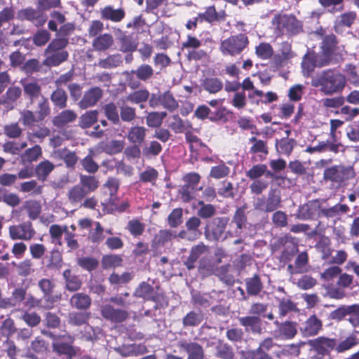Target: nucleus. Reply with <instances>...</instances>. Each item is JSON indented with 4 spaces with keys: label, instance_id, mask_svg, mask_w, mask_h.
<instances>
[{
    "label": "nucleus",
    "instance_id": "nucleus-1",
    "mask_svg": "<svg viewBox=\"0 0 359 359\" xmlns=\"http://www.w3.org/2000/svg\"><path fill=\"white\" fill-rule=\"evenodd\" d=\"M346 76L339 71L327 69L316 75L311 80L313 87L319 88L326 95L341 93L346 85Z\"/></svg>",
    "mask_w": 359,
    "mask_h": 359
},
{
    "label": "nucleus",
    "instance_id": "nucleus-2",
    "mask_svg": "<svg viewBox=\"0 0 359 359\" xmlns=\"http://www.w3.org/2000/svg\"><path fill=\"white\" fill-rule=\"evenodd\" d=\"M272 23L278 34H296L302 29L301 22L292 15L278 14L273 18Z\"/></svg>",
    "mask_w": 359,
    "mask_h": 359
},
{
    "label": "nucleus",
    "instance_id": "nucleus-3",
    "mask_svg": "<svg viewBox=\"0 0 359 359\" xmlns=\"http://www.w3.org/2000/svg\"><path fill=\"white\" fill-rule=\"evenodd\" d=\"M248 43L245 34H238L222 41L219 50L224 55L236 56L243 51Z\"/></svg>",
    "mask_w": 359,
    "mask_h": 359
},
{
    "label": "nucleus",
    "instance_id": "nucleus-4",
    "mask_svg": "<svg viewBox=\"0 0 359 359\" xmlns=\"http://www.w3.org/2000/svg\"><path fill=\"white\" fill-rule=\"evenodd\" d=\"M229 221V219L226 217H215L210 221L204 231L205 238L210 241H220L225 232Z\"/></svg>",
    "mask_w": 359,
    "mask_h": 359
},
{
    "label": "nucleus",
    "instance_id": "nucleus-5",
    "mask_svg": "<svg viewBox=\"0 0 359 359\" xmlns=\"http://www.w3.org/2000/svg\"><path fill=\"white\" fill-rule=\"evenodd\" d=\"M354 176L355 172L352 166H345L343 165L332 166L325 169L323 173V177L325 180L338 184L351 179Z\"/></svg>",
    "mask_w": 359,
    "mask_h": 359
},
{
    "label": "nucleus",
    "instance_id": "nucleus-6",
    "mask_svg": "<svg viewBox=\"0 0 359 359\" xmlns=\"http://www.w3.org/2000/svg\"><path fill=\"white\" fill-rule=\"evenodd\" d=\"M16 18L21 21L27 20L34 23L36 27H41L46 22L48 15L37 7L36 8L27 7L19 10Z\"/></svg>",
    "mask_w": 359,
    "mask_h": 359
},
{
    "label": "nucleus",
    "instance_id": "nucleus-7",
    "mask_svg": "<svg viewBox=\"0 0 359 359\" xmlns=\"http://www.w3.org/2000/svg\"><path fill=\"white\" fill-rule=\"evenodd\" d=\"M294 216L300 220L313 219L320 217V202L319 201H311L300 206Z\"/></svg>",
    "mask_w": 359,
    "mask_h": 359
},
{
    "label": "nucleus",
    "instance_id": "nucleus-8",
    "mask_svg": "<svg viewBox=\"0 0 359 359\" xmlns=\"http://www.w3.org/2000/svg\"><path fill=\"white\" fill-rule=\"evenodd\" d=\"M277 329L273 331V335L276 339L286 340L294 337L297 333V325L292 321H285L279 323L278 320L274 322Z\"/></svg>",
    "mask_w": 359,
    "mask_h": 359
},
{
    "label": "nucleus",
    "instance_id": "nucleus-9",
    "mask_svg": "<svg viewBox=\"0 0 359 359\" xmlns=\"http://www.w3.org/2000/svg\"><path fill=\"white\" fill-rule=\"evenodd\" d=\"M328 65L327 60H323L321 56L308 53L303 57L302 62V73L304 76H309L316 67H323Z\"/></svg>",
    "mask_w": 359,
    "mask_h": 359
},
{
    "label": "nucleus",
    "instance_id": "nucleus-10",
    "mask_svg": "<svg viewBox=\"0 0 359 359\" xmlns=\"http://www.w3.org/2000/svg\"><path fill=\"white\" fill-rule=\"evenodd\" d=\"M100 313L104 319L116 323H122L128 317L126 310L115 309L111 304L102 305L100 307Z\"/></svg>",
    "mask_w": 359,
    "mask_h": 359
},
{
    "label": "nucleus",
    "instance_id": "nucleus-11",
    "mask_svg": "<svg viewBox=\"0 0 359 359\" xmlns=\"http://www.w3.org/2000/svg\"><path fill=\"white\" fill-rule=\"evenodd\" d=\"M308 344L318 354L324 355L334 349L336 340L325 337H319L309 340Z\"/></svg>",
    "mask_w": 359,
    "mask_h": 359
},
{
    "label": "nucleus",
    "instance_id": "nucleus-12",
    "mask_svg": "<svg viewBox=\"0 0 359 359\" xmlns=\"http://www.w3.org/2000/svg\"><path fill=\"white\" fill-rule=\"evenodd\" d=\"M201 177L196 172H191L184 177V185L181 191V199L189 201L194 196L195 187L198 184Z\"/></svg>",
    "mask_w": 359,
    "mask_h": 359
},
{
    "label": "nucleus",
    "instance_id": "nucleus-13",
    "mask_svg": "<svg viewBox=\"0 0 359 359\" xmlns=\"http://www.w3.org/2000/svg\"><path fill=\"white\" fill-rule=\"evenodd\" d=\"M102 97V90L99 87H93L85 92L79 102V106L82 109L93 107L97 104Z\"/></svg>",
    "mask_w": 359,
    "mask_h": 359
},
{
    "label": "nucleus",
    "instance_id": "nucleus-14",
    "mask_svg": "<svg viewBox=\"0 0 359 359\" xmlns=\"http://www.w3.org/2000/svg\"><path fill=\"white\" fill-rule=\"evenodd\" d=\"M20 83L23 88L24 96L29 100L32 103L43 96L41 95V86L37 81H27L26 79H22Z\"/></svg>",
    "mask_w": 359,
    "mask_h": 359
},
{
    "label": "nucleus",
    "instance_id": "nucleus-15",
    "mask_svg": "<svg viewBox=\"0 0 359 359\" xmlns=\"http://www.w3.org/2000/svg\"><path fill=\"white\" fill-rule=\"evenodd\" d=\"M322 327V321L316 316L312 315L302 323L300 331L305 337H312L318 334Z\"/></svg>",
    "mask_w": 359,
    "mask_h": 359
},
{
    "label": "nucleus",
    "instance_id": "nucleus-16",
    "mask_svg": "<svg viewBox=\"0 0 359 359\" xmlns=\"http://www.w3.org/2000/svg\"><path fill=\"white\" fill-rule=\"evenodd\" d=\"M69 342H64L62 341H56L53 342L52 348L53 352L59 355H65L69 359H72L76 355L75 348L71 345L73 340L69 337Z\"/></svg>",
    "mask_w": 359,
    "mask_h": 359
},
{
    "label": "nucleus",
    "instance_id": "nucleus-17",
    "mask_svg": "<svg viewBox=\"0 0 359 359\" xmlns=\"http://www.w3.org/2000/svg\"><path fill=\"white\" fill-rule=\"evenodd\" d=\"M279 52L274 56V62L279 66H283L289 60L294 57L295 54L292 50L291 44L287 41L280 44Z\"/></svg>",
    "mask_w": 359,
    "mask_h": 359
},
{
    "label": "nucleus",
    "instance_id": "nucleus-18",
    "mask_svg": "<svg viewBox=\"0 0 359 359\" xmlns=\"http://www.w3.org/2000/svg\"><path fill=\"white\" fill-rule=\"evenodd\" d=\"M201 220L197 217H191L186 222V227L188 232H181V238H187L189 240H195L198 238L201 232L198 227L201 225Z\"/></svg>",
    "mask_w": 359,
    "mask_h": 359
},
{
    "label": "nucleus",
    "instance_id": "nucleus-19",
    "mask_svg": "<svg viewBox=\"0 0 359 359\" xmlns=\"http://www.w3.org/2000/svg\"><path fill=\"white\" fill-rule=\"evenodd\" d=\"M239 323L245 327L247 331H251L253 333L261 334L262 323L259 317L255 316H248L238 318Z\"/></svg>",
    "mask_w": 359,
    "mask_h": 359
},
{
    "label": "nucleus",
    "instance_id": "nucleus-20",
    "mask_svg": "<svg viewBox=\"0 0 359 359\" xmlns=\"http://www.w3.org/2000/svg\"><path fill=\"white\" fill-rule=\"evenodd\" d=\"M196 132V130L192 128L189 122L183 124L181 123V133H184L187 142L189 144L191 150L197 149L198 147L201 145L200 140L194 134Z\"/></svg>",
    "mask_w": 359,
    "mask_h": 359
},
{
    "label": "nucleus",
    "instance_id": "nucleus-21",
    "mask_svg": "<svg viewBox=\"0 0 359 359\" xmlns=\"http://www.w3.org/2000/svg\"><path fill=\"white\" fill-rule=\"evenodd\" d=\"M125 15L126 13L123 8L115 9L111 6H107L101 10L102 19L115 22L121 21Z\"/></svg>",
    "mask_w": 359,
    "mask_h": 359
},
{
    "label": "nucleus",
    "instance_id": "nucleus-22",
    "mask_svg": "<svg viewBox=\"0 0 359 359\" xmlns=\"http://www.w3.org/2000/svg\"><path fill=\"white\" fill-rule=\"evenodd\" d=\"M70 304L76 309L87 310L91 305V299L86 293H75L70 299Z\"/></svg>",
    "mask_w": 359,
    "mask_h": 359
},
{
    "label": "nucleus",
    "instance_id": "nucleus-23",
    "mask_svg": "<svg viewBox=\"0 0 359 359\" xmlns=\"http://www.w3.org/2000/svg\"><path fill=\"white\" fill-rule=\"evenodd\" d=\"M76 118L77 114L73 110L65 109L53 118V123L57 128H62L67 123L74 121Z\"/></svg>",
    "mask_w": 359,
    "mask_h": 359
},
{
    "label": "nucleus",
    "instance_id": "nucleus-24",
    "mask_svg": "<svg viewBox=\"0 0 359 359\" xmlns=\"http://www.w3.org/2000/svg\"><path fill=\"white\" fill-rule=\"evenodd\" d=\"M307 264L308 255L306 252H303L298 255L294 262V266L289 264L287 270L291 275L302 273L306 271Z\"/></svg>",
    "mask_w": 359,
    "mask_h": 359
},
{
    "label": "nucleus",
    "instance_id": "nucleus-25",
    "mask_svg": "<svg viewBox=\"0 0 359 359\" xmlns=\"http://www.w3.org/2000/svg\"><path fill=\"white\" fill-rule=\"evenodd\" d=\"M62 276L65 280L67 290L76 292L81 288L82 285L81 280L78 276L72 273L71 269L64 271Z\"/></svg>",
    "mask_w": 359,
    "mask_h": 359
},
{
    "label": "nucleus",
    "instance_id": "nucleus-26",
    "mask_svg": "<svg viewBox=\"0 0 359 359\" xmlns=\"http://www.w3.org/2000/svg\"><path fill=\"white\" fill-rule=\"evenodd\" d=\"M177 236H180V233L176 230H160L159 232L155 235L153 239V243L157 247L161 246Z\"/></svg>",
    "mask_w": 359,
    "mask_h": 359
},
{
    "label": "nucleus",
    "instance_id": "nucleus-27",
    "mask_svg": "<svg viewBox=\"0 0 359 359\" xmlns=\"http://www.w3.org/2000/svg\"><path fill=\"white\" fill-rule=\"evenodd\" d=\"M349 208L345 204H336L330 208H325L320 203V217H335L346 213Z\"/></svg>",
    "mask_w": 359,
    "mask_h": 359
},
{
    "label": "nucleus",
    "instance_id": "nucleus-28",
    "mask_svg": "<svg viewBox=\"0 0 359 359\" xmlns=\"http://www.w3.org/2000/svg\"><path fill=\"white\" fill-rule=\"evenodd\" d=\"M156 292L153 286L146 282H142L135 289L133 295L142 298L147 302H150Z\"/></svg>",
    "mask_w": 359,
    "mask_h": 359
},
{
    "label": "nucleus",
    "instance_id": "nucleus-29",
    "mask_svg": "<svg viewBox=\"0 0 359 359\" xmlns=\"http://www.w3.org/2000/svg\"><path fill=\"white\" fill-rule=\"evenodd\" d=\"M50 99L55 107L60 109H63L67 107L68 96L64 89L57 88V89L51 93Z\"/></svg>",
    "mask_w": 359,
    "mask_h": 359
},
{
    "label": "nucleus",
    "instance_id": "nucleus-30",
    "mask_svg": "<svg viewBox=\"0 0 359 359\" xmlns=\"http://www.w3.org/2000/svg\"><path fill=\"white\" fill-rule=\"evenodd\" d=\"M125 146L123 140H112L107 142H102L100 148L102 151L109 155L121 153Z\"/></svg>",
    "mask_w": 359,
    "mask_h": 359
},
{
    "label": "nucleus",
    "instance_id": "nucleus-31",
    "mask_svg": "<svg viewBox=\"0 0 359 359\" xmlns=\"http://www.w3.org/2000/svg\"><path fill=\"white\" fill-rule=\"evenodd\" d=\"M153 72L152 67L149 65L144 64L140 65L136 70L125 71L123 74L127 76L128 78L131 77V75L136 74L140 80L146 81L151 77Z\"/></svg>",
    "mask_w": 359,
    "mask_h": 359
},
{
    "label": "nucleus",
    "instance_id": "nucleus-32",
    "mask_svg": "<svg viewBox=\"0 0 359 359\" xmlns=\"http://www.w3.org/2000/svg\"><path fill=\"white\" fill-rule=\"evenodd\" d=\"M54 168V165L50 161L45 160L36 166L34 169L35 175L39 180L44 182Z\"/></svg>",
    "mask_w": 359,
    "mask_h": 359
},
{
    "label": "nucleus",
    "instance_id": "nucleus-33",
    "mask_svg": "<svg viewBox=\"0 0 359 359\" xmlns=\"http://www.w3.org/2000/svg\"><path fill=\"white\" fill-rule=\"evenodd\" d=\"M358 344L359 339L357 338L355 334H353L340 341L337 344H336L334 350L339 353H344L351 350Z\"/></svg>",
    "mask_w": 359,
    "mask_h": 359
},
{
    "label": "nucleus",
    "instance_id": "nucleus-34",
    "mask_svg": "<svg viewBox=\"0 0 359 359\" xmlns=\"http://www.w3.org/2000/svg\"><path fill=\"white\" fill-rule=\"evenodd\" d=\"M53 52L52 55L46 58L43 65L49 67H57L68 59L69 53L66 50Z\"/></svg>",
    "mask_w": 359,
    "mask_h": 359
},
{
    "label": "nucleus",
    "instance_id": "nucleus-35",
    "mask_svg": "<svg viewBox=\"0 0 359 359\" xmlns=\"http://www.w3.org/2000/svg\"><path fill=\"white\" fill-rule=\"evenodd\" d=\"M113 37L111 34H100L94 39L93 41V46L96 50H105L113 44Z\"/></svg>",
    "mask_w": 359,
    "mask_h": 359
},
{
    "label": "nucleus",
    "instance_id": "nucleus-36",
    "mask_svg": "<svg viewBox=\"0 0 359 359\" xmlns=\"http://www.w3.org/2000/svg\"><path fill=\"white\" fill-rule=\"evenodd\" d=\"M335 45L336 39L334 35L330 34L324 37L322 43L323 53L318 55L321 56L323 60H327V64H329L330 55Z\"/></svg>",
    "mask_w": 359,
    "mask_h": 359
},
{
    "label": "nucleus",
    "instance_id": "nucleus-37",
    "mask_svg": "<svg viewBox=\"0 0 359 359\" xmlns=\"http://www.w3.org/2000/svg\"><path fill=\"white\" fill-rule=\"evenodd\" d=\"M97 116L98 111L96 109L87 111L79 117V126L83 129L91 127L97 121Z\"/></svg>",
    "mask_w": 359,
    "mask_h": 359
},
{
    "label": "nucleus",
    "instance_id": "nucleus-38",
    "mask_svg": "<svg viewBox=\"0 0 359 359\" xmlns=\"http://www.w3.org/2000/svg\"><path fill=\"white\" fill-rule=\"evenodd\" d=\"M123 59L121 54L110 55L104 59H101L97 66L102 69H113L118 67L122 63Z\"/></svg>",
    "mask_w": 359,
    "mask_h": 359
},
{
    "label": "nucleus",
    "instance_id": "nucleus-39",
    "mask_svg": "<svg viewBox=\"0 0 359 359\" xmlns=\"http://www.w3.org/2000/svg\"><path fill=\"white\" fill-rule=\"evenodd\" d=\"M39 287L43 293V299L45 302L50 303L51 306H53V304L54 302L53 298V290L54 287L53 283L47 278H43L41 280H39L38 283Z\"/></svg>",
    "mask_w": 359,
    "mask_h": 359
},
{
    "label": "nucleus",
    "instance_id": "nucleus-40",
    "mask_svg": "<svg viewBox=\"0 0 359 359\" xmlns=\"http://www.w3.org/2000/svg\"><path fill=\"white\" fill-rule=\"evenodd\" d=\"M265 174L267 176L272 175L271 172L267 170V167L265 164L255 165L245 173L246 176L252 180H261L260 177Z\"/></svg>",
    "mask_w": 359,
    "mask_h": 359
},
{
    "label": "nucleus",
    "instance_id": "nucleus-41",
    "mask_svg": "<svg viewBox=\"0 0 359 359\" xmlns=\"http://www.w3.org/2000/svg\"><path fill=\"white\" fill-rule=\"evenodd\" d=\"M215 356L221 359H233L234 353L231 346L219 340L216 345Z\"/></svg>",
    "mask_w": 359,
    "mask_h": 359
},
{
    "label": "nucleus",
    "instance_id": "nucleus-42",
    "mask_svg": "<svg viewBox=\"0 0 359 359\" xmlns=\"http://www.w3.org/2000/svg\"><path fill=\"white\" fill-rule=\"evenodd\" d=\"M208 251V247L203 243H200L193 247L191 254L187 262L185 263L187 268L191 269L194 267V263L199 258V257Z\"/></svg>",
    "mask_w": 359,
    "mask_h": 359
},
{
    "label": "nucleus",
    "instance_id": "nucleus-43",
    "mask_svg": "<svg viewBox=\"0 0 359 359\" xmlns=\"http://www.w3.org/2000/svg\"><path fill=\"white\" fill-rule=\"evenodd\" d=\"M146 129L141 126L132 127L128 132V139L133 144H141L145 138Z\"/></svg>",
    "mask_w": 359,
    "mask_h": 359
},
{
    "label": "nucleus",
    "instance_id": "nucleus-44",
    "mask_svg": "<svg viewBox=\"0 0 359 359\" xmlns=\"http://www.w3.org/2000/svg\"><path fill=\"white\" fill-rule=\"evenodd\" d=\"M24 208L27 210L29 217L32 220L36 219L41 212L40 203L35 200L26 201Z\"/></svg>",
    "mask_w": 359,
    "mask_h": 359
},
{
    "label": "nucleus",
    "instance_id": "nucleus-45",
    "mask_svg": "<svg viewBox=\"0 0 359 359\" xmlns=\"http://www.w3.org/2000/svg\"><path fill=\"white\" fill-rule=\"evenodd\" d=\"M41 154V147L39 145L36 144L32 148L25 150V151L21 155V160L24 163H32L36 161Z\"/></svg>",
    "mask_w": 359,
    "mask_h": 359
},
{
    "label": "nucleus",
    "instance_id": "nucleus-46",
    "mask_svg": "<svg viewBox=\"0 0 359 359\" xmlns=\"http://www.w3.org/2000/svg\"><path fill=\"white\" fill-rule=\"evenodd\" d=\"M280 196L275 190H271L265 198L266 212H272L279 208L280 205Z\"/></svg>",
    "mask_w": 359,
    "mask_h": 359
},
{
    "label": "nucleus",
    "instance_id": "nucleus-47",
    "mask_svg": "<svg viewBox=\"0 0 359 359\" xmlns=\"http://www.w3.org/2000/svg\"><path fill=\"white\" fill-rule=\"evenodd\" d=\"M90 313L88 312L73 311L69 313V323L74 326H81L88 323Z\"/></svg>",
    "mask_w": 359,
    "mask_h": 359
},
{
    "label": "nucleus",
    "instance_id": "nucleus-48",
    "mask_svg": "<svg viewBox=\"0 0 359 359\" xmlns=\"http://www.w3.org/2000/svg\"><path fill=\"white\" fill-rule=\"evenodd\" d=\"M278 308L279 316L281 318L285 317L290 312L297 311L296 304L287 298L280 299Z\"/></svg>",
    "mask_w": 359,
    "mask_h": 359
},
{
    "label": "nucleus",
    "instance_id": "nucleus-49",
    "mask_svg": "<svg viewBox=\"0 0 359 359\" xmlns=\"http://www.w3.org/2000/svg\"><path fill=\"white\" fill-rule=\"evenodd\" d=\"M104 115L108 120L111 121L114 125L120 124V118L117 107L114 102L106 104L103 107Z\"/></svg>",
    "mask_w": 359,
    "mask_h": 359
},
{
    "label": "nucleus",
    "instance_id": "nucleus-50",
    "mask_svg": "<svg viewBox=\"0 0 359 359\" xmlns=\"http://www.w3.org/2000/svg\"><path fill=\"white\" fill-rule=\"evenodd\" d=\"M247 292L250 295H257L262 290V284L258 276L246 279Z\"/></svg>",
    "mask_w": 359,
    "mask_h": 359
},
{
    "label": "nucleus",
    "instance_id": "nucleus-51",
    "mask_svg": "<svg viewBox=\"0 0 359 359\" xmlns=\"http://www.w3.org/2000/svg\"><path fill=\"white\" fill-rule=\"evenodd\" d=\"M230 168L224 162L212 166L210 169L209 176L212 178L219 180L229 175Z\"/></svg>",
    "mask_w": 359,
    "mask_h": 359
},
{
    "label": "nucleus",
    "instance_id": "nucleus-52",
    "mask_svg": "<svg viewBox=\"0 0 359 359\" xmlns=\"http://www.w3.org/2000/svg\"><path fill=\"white\" fill-rule=\"evenodd\" d=\"M150 93L146 89L135 90L126 97V100L135 104L146 102L149 98Z\"/></svg>",
    "mask_w": 359,
    "mask_h": 359
},
{
    "label": "nucleus",
    "instance_id": "nucleus-53",
    "mask_svg": "<svg viewBox=\"0 0 359 359\" xmlns=\"http://www.w3.org/2000/svg\"><path fill=\"white\" fill-rule=\"evenodd\" d=\"M77 264L83 269L91 272L98 267L99 262L95 257H83L77 259Z\"/></svg>",
    "mask_w": 359,
    "mask_h": 359
},
{
    "label": "nucleus",
    "instance_id": "nucleus-54",
    "mask_svg": "<svg viewBox=\"0 0 359 359\" xmlns=\"http://www.w3.org/2000/svg\"><path fill=\"white\" fill-rule=\"evenodd\" d=\"M167 116L165 111H154L149 113L147 116V124L151 128H157L160 126L164 118Z\"/></svg>",
    "mask_w": 359,
    "mask_h": 359
},
{
    "label": "nucleus",
    "instance_id": "nucleus-55",
    "mask_svg": "<svg viewBox=\"0 0 359 359\" xmlns=\"http://www.w3.org/2000/svg\"><path fill=\"white\" fill-rule=\"evenodd\" d=\"M123 259L118 255H104L102 258V266L104 269L114 268L121 265Z\"/></svg>",
    "mask_w": 359,
    "mask_h": 359
},
{
    "label": "nucleus",
    "instance_id": "nucleus-56",
    "mask_svg": "<svg viewBox=\"0 0 359 359\" xmlns=\"http://www.w3.org/2000/svg\"><path fill=\"white\" fill-rule=\"evenodd\" d=\"M62 266V257L61 252L57 248H53L50 252L49 263L47 267L50 269L59 270Z\"/></svg>",
    "mask_w": 359,
    "mask_h": 359
},
{
    "label": "nucleus",
    "instance_id": "nucleus-57",
    "mask_svg": "<svg viewBox=\"0 0 359 359\" xmlns=\"http://www.w3.org/2000/svg\"><path fill=\"white\" fill-rule=\"evenodd\" d=\"M198 204L201 208L198 210V215L203 219L213 217L216 213V208L211 204H205L203 201H199Z\"/></svg>",
    "mask_w": 359,
    "mask_h": 359
},
{
    "label": "nucleus",
    "instance_id": "nucleus-58",
    "mask_svg": "<svg viewBox=\"0 0 359 359\" xmlns=\"http://www.w3.org/2000/svg\"><path fill=\"white\" fill-rule=\"evenodd\" d=\"M203 86L210 93H216L222 90L223 83L217 78H208L204 81Z\"/></svg>",
    "mask_w": 359,
    "mask_h": 359
},
{
    "label": "nucleus",
    "instance_id": "nucleus-59",
    "mask_svg": "<svg viewBox=\"0 0 359 359\" xmlns=\"http://www.w3.org/2000/svg\"><path fill=\"white\" fill-rule=\"evenodd\" d=\"M25 305L29 309H50L52 307L50 303L45 302L43 298L36 299L32 294H29L26 298Z\"/></svg>",
    "mask_w": 359,
    "mask_h": 359
},
{
    "label": "nucleus",
    "instance_id": "nucleus-60",
    "mask_svg": "<svg viewBox=\"0 0 359 359\" xmlns=\"http://www.w3.org/2000/svg\"><path fill=\"white\" fill-rule=\"evenodd\" d=\"M80 182L82 184L83 189H87L86 191L91 192L94 191L98 187V181L94 176L91 175H80Z\"/></svg>",
    "mask_w": 359,
    "mask_h": 359
},
{
    "label": "nucleus",
    "instance_id": "nucleus-61",
    "mask_svg": "<svg viewBox=\"0 0 359 359\" xmlns=\"http://www.w3.org/2000/svg\"><path fill=\"white\" fill-rule=\"evenodd\" d=\"M188 359H203L204 353L202 347L195 343L189 344L186 346Z\"/></svg>",
    "mask_w": 359,
    "mask_h": 359
},
{
    "label": "nucleus",
    "instance_id": "nucleus-62",
    "mask_svg": "<svg viewBox=\"0 0 359 359\" xmlns=\"http://www.w3.org/2000/svg\"><path fill=\"white\" fill-rule=\"evenodd\" d=\"M41 66L37 59H29L25 61L21 67V70L27 76L32 75L40 70Z\"/></svg>",
    "mask_w": 359,
    "mask_h": 359
},
{
    "label": "nucleus",
    "instance_id": "nucleus-63",
    "mask_svg": "<svg viewBox=\"0 0 359 359\" xmlns=\"http://www.w3.org/2000/svg\"><path fill=\"white\" fill-rule=\"evenodd\" d=\"M137 43L131 36H124L120 39L119 50L123 53H132L137 49Z\"/></svg>",
    "mask_w": 359,
    "mask_h": 359
},
{
    "label": "nucleus",
    "instance_id": "nucleus-64",
    "mask_svg": "<svg viewBox=\"0 0 359 359\" xmlns=\"http://www.w3.org/2000/svg\"><path fill=\"white\" fill-rule=\"evenodd\" d=\"M256 55L261 59L266 60L273 54L272 46L268 43H261L255 48Z\"/></svg>",
    "mask_w": 359,
    "mask_h": 359
}]
</instances>
